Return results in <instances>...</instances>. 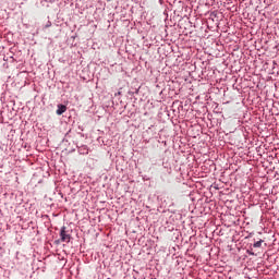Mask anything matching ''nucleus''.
Returning <instances> with one entry per match:
<instances>
[{
    "instance_id": "1",
    "label": "nucleus",
    "mask_w": 279,
    "mask_h": 279,
    "mask_svg": "<svg viewBox=\"0 0 279 279\" xmlns=\"http://www.w3.org/2000/svg\"><path fill=\"white\" fill-rule=\"evenodd\" d=\"M60 236H61L62 243H69L71 241V235L66 232V227L61 228Z\"/></svg>"
},
{
    "instance_id": "2",
    "label": "nucleus",
    "mask_w": 279,
    "mask_h": 279,
    "mask_svg": "<svg viewBox=\"0 0 279 279\" xmlns=\"http://www.w3.org/2000/svg\"><path fill=\"white\" fill-rule=\"evenodd\" d=\"M66 110V106L64 105H59L57 109V114H64V111Z\"/></svg>"
},
{
    "instance_id": "3",
    "label": "nucleus",
    "mask_w": 279,
    "mask_h": 279,
    "mask_svg": "<svg viewBox=\"0 0 279 279\" xmlns=\"http://www.w3.org/2000/svg\"><path fill=\"white\" fill-rule=\"evenodd\" d=\"M263 242H264L263 240H259V241L255 242V243L253 244V247H262Z\"/></svg>"
},
{
    "instance_id": "4",
    "label": "nucleus",
    "mask_w": 279,
    "mask_h": 279,
    "mask_svg": "<svg viewBox=\"0 0 279 279\" xmlns=\"http://www.w3.org/2000/svg\"><path fill=\"white\" fill-rule=\"evenodd\" d=\"M45 27H51V22L48 21V22L46 23Z\"/></svg>"
},
{
    "instance_id": "5",
    "label": "nucleus",
    "mask_w": 279,
    "mask_h": 279,
    "mask_svg": "<svg viewBox=\"0 0 279 279\" xmlns=\"http://www.w3.org/2000/svg\"><path fill=\"white\" fill-rule=\"evenodd\" d=\"M210 16H217V13L211 12V13H210Z\"/></svg>"
},
{
    "instance_id": "6",
    "label": "nucleus",
    "mask_w": 279,
    "mask_h": 279,
    "mask_svg": "<svg viewBox=\"0 0 279 279\" xmlns=\"http://www.w3.org/2000/svg\"><path fill=\"white\" fill-rule=\"evenodd\" d=\"M107 1H112V0H107Z\"/></svg>"
}]
</instances>
